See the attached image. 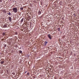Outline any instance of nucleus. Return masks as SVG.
<instances>
[{"instance_id":"f257e3e1","label":"nucleus","mask_w":79,"mask_h":79,"mask_svg":"<svg viewBox=\"0 0 79 79\" xmlns=\"http://www.w3.org/2000/svg\"><path fill=\"white\" fill-rule=\"evenodd\" d=\"M12 9H13V12L14 13H17V12L18 11V9H17V7L14 8Z\"/></svg>"},{"instance_id":"f03ea898","label":"nucleus","mask_w":79,"mask_h":79,"mask_svg":"<svg viewBox=\"0 0 79 79\" xmlns=\"http://www.w3.org/2000/svg\"><path fill=\"white\" fill-rule=\"evenodd\" d=\"M48 37L49 39H52V37H51V35H48Z\"/></svg>"},{"instance_id":"7ed1b4c3","label":"nucleus","mask_w":79,"mask_h":79,"mask_svg":"<svg viewBox=\"0 0 79 79\" xmlns=\"http://www.w3.org/2000/svg\"><path fill=\"white\" fill-rule=\"evenodd\" d=\"M9 20L11 22V18L10 17H9Z\"/></svg>"},{"instance_id":"20e7f679","label":"nucleus","mask_w":79,"mask_h":79,"mask_svg":"<svg viewBox=\"0 0 79 79\" xmlns=\"http://www.w3.org/2000/svg\"><path fill=\"white\" fill-rule=\"evenodd\" d=\"M47 42L46 41L44 43V45L45 46V45H46V44H47Z\"/></svg>"},{"instance_id":"39448f33","label":"nucleus","mask_w":79,"mask_h":79,"mask_svg":"<svg viewBox=\"0 0 79 79\" xmlns=\"http://www.w3.org/2000/svg\"><path fill=\"white\" fill-rule=\"evenodd\" d=\"M1 63L2 64H3V63H4V61H2L1 62Z\"/></svg>"},{"instance_id":"423d86ee","label":"nucleus","mask_w":79,"mask_h":79,"mask_svg":"<svg viewBox=\"0 0 79 79\" xmlns=\"http://www.w3.org/2000/svg\"><path fill=\"white\" fill-rule=\"evenodd\" d=\"M6 27H7L6 25H4L3 27L4 28H5Z\"/></svg>"},{"instance_id":"0eeeda50","label":"nucleus","mask_w":79,"mask_h":79,"mask_svg":"<svg viewBox=\"0 0 79 79\" xmlns=\"http://www.w3.org/2000/svg\"><path fill=\"white\" fill-rule=\"evenodd\" d=\"M38 14L39 15H40L41 14V12H40V11H39L38 12Z\"/></svg>"},{"instance_id":"6e6552de","label":"nucleus","mask_w":79,"mask_h":79,"mask_svg":"<svg viewBox=\"0 0 79 79\" xmlns=\"http://www.w3.org/2000/svg\"><path fill=\"white\" fill-rule=\"evenodd\" d=\"M57 30L58 31H60V28L59 27L57 28Z\"/></svg>"},{"instance_id":"1a4fd4ad","label":"nucleus","mask_w":79,"mask_h":79,"mask_svg":"<svg viewBox=\"0 0 79 79\" xmlns=\"http://www.w3.org/2000/svg\"><path fill=\"white\" fill-rule=\"evenodd\" d=\"M20 9L21 10H23V7H20Z\"/></svg>"},{"instance_id":"9d476101","label":"nucleus","mask_w":79,"mask_h":79,"mask_svg":"<svg viewBox=\"0 0 79 79\" xmlns=\"http://www.w3.org/2000/svg\"><path fill=\"white\" fill-rule=\"evenodd\" d=\"M3 35H5V33H2Z\"/></svg>"},{"instance_id":"9b49d317","label":"nucleus","mask_w":79,"mask_h":79,"mask_svg":"<svg viewBox=\"0 0 79 79\" xmlns=\"http://www.w3.org/2000/svg\"><path fill=\"white\" fill-rule=\"evenodd\" d=\"M23 19H22L21 20V22L22 23V22H23Z\"/></svg>"},{"instance_id":"f8f14e48","label":"nucleus","mask_w":79,"mask_h":79,"mask_svg":"<svg viewBox=\"0 0 79 79\" xmlns=\"http://www.w3.org/2000/svg\"><path fill=\"white\" fill-rule=\"evenodd\" d=\"M19 52H20V53H22V51H19Z\"/></svg>"},{"instance_id":"ddd939ff","label":"nucleus","mask_w":79,"mask_h":79,"mask_svg":"<svg viewBox=\"0 0 79 79\" xmlns=\"http://www.w3.org/2000/svg\"><path fill=\"white\" fill-rule=\"evenodd\" d=\"M8 14L9 15H11V13H10V12H9V13H8Z\"/></svg>"},{"instance_id":"4468645a","label":"nucleus","mask_w":79,"mask_h":79,"mask_svg":"<svg viewBox=\"0 0 79 79\" xmlns=\"http://www.w3.org/2000/svg\"><path fill=\"white\" fill-rule=\"evenodd\" d=\"M27 75H29V73H27Z\"/></svg>"},{"instance_id":"2eb2a0df","label":"nucleus","mask_w":79,"mask_h":79,"mask_svg":"<svg viewBox=\"0 0 79 79\" xmlns=\"http://www.w3.org/2000/svg\"><path fill=\"white\" fill-rule=\"evenodd\" d=\"M4 47H6V44H5V45H4Z\"/></svg>"},{"instance_id":"dca6fc26","label":"nucleus","mask_w":79,"mask_h":79,"mask_svg":"<svg viewBox=\"0 0 79 79\" xmlns=\"http://www.w3.org/2000/svg\"><path fill=\"white\" fill-rule=\"evenodd\" d=\"M27 73V71H26L25 72V73Z\"/></svg>"},{"instance_id":"f3484780","label":"nucleus","mask_w":79,"mask_h":79,"mask_svg":"<svg viewBox=\"0 0 79 79\" xmlns=\"http://www.w3.org/2000/svg\"><path fill=\"white\" fill-rule=\"evenodd\" d=\"M11 0H10V1H11Z\"/></svg>"}]
</instances>
